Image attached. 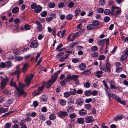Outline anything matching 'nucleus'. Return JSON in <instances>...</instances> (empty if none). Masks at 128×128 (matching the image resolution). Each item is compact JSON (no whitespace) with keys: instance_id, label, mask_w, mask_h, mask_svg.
Listing matches in <instances>:
<instances>
[{"instance_id":"1","label":"nucleus","mask_w":128,"mask_h":128,"mask_svg":"<svg viewBox=\"0 0 128 128\" xmlns=\"http://www.w3.org/2000/svg\"><path fill=\"white\" fill-rule=\"evenodd\" d=\"M61 72L60 70L57 71L54 73L51 77V79H50L48 82L46 86V88H50L54 82L57 79L58 74Z\"/></svg>"},{"instance_id":"2","label":"nucleus","mask_w":128,"mask_h":128,"mask_svg":"<svg viewBox=\"0 0 128 128\" xmlns=\"http://www.w3.org/2000/svg\"><path fill=\"white\" fill-rule=\"evenodd\" d=\"M10 85L11 86H14L16 88L19 96H20L23 95L24 96V98L26 97L27 95V93L24 90H20V88H19L15 82H11L10 83Z\"/></svg>"},{"instance_id":"3","label":"nucleus","mask_w":128,"mask_h":128,"mask_svg":"<svg viewBox=\"0 0 128 128\" xmlns=\"http://www.w3.org/2000/svg\"><path fill=\"white\" fill-rule=\"evenodd\" d=\"M20 67L19 66H17L14 68L15 70L14 72L11 74L12 75H17V78L19 79L20 76V74L21 72V70L20 69Z\"/></svg>"},{"instance_id":"4","label":"nucleus","mask_w":128,"mask_h":128,"mask_svg":"<svg viewBox=\"0 0 128 128\" xmlns=\"http://www.w3.org/2000/svg\"><path fill=\"white\" fill-rule=\"evenodd\" d=\"M34 74H31L30 76L27 75L25 82L26 86H28L32 80V79L34 76Z\"/></svg>"},{"instance_id":"5","label":"nucleus","mask_w":128,"mask_h":128,"mask_svg":"<svg viewBox=\"0 0 128 128\" xmlns=\"http://www.w3.org/2000/svg\"><path fill=\"white\" fill-rule=\"evenodd\" d=\"M32 8L34 9V11L36 13L40 12L42 10V7L40 5L36 6L35 4H32L31 5Z\"/></svg>"},{"instance_id":"6","label":"nucleus","mask_w":128,"mask_h":128,"mask_svg":"<svg viewBox=\"0 0 128 128\" xmlns=\"http://www.w3.org/2000/svg\"><path fill=\"white\" fill-rule=\"evenodd\" d=\"M0 78L2 81L0 87L3 90L6 84L8 82V80L4 78L3 77H1Z\"/></svg>"},{"instance_id":"7","label":"nucleus","mask_w":128,"mask_h":128,"mask_svg":"<svg viewBox=\"0 0 128 128\" xmlns=\"http://www.w3.org/2000/svg\"><path fill=\"white\" fill-rule=\"evenodd\" d=\"M44 86L42 85L38 88L37 90H35L32 93V95L33 96H36L40 93V92L44 88Z\"/></svg>"},{"instance_id":"8","label":"nucleus","mask_w":128,"mask_h":128,"mask_svg":"<svg viewBox=\"0 0 128 128\" xmlns=\"http://www.w3.org/2000/svg\"><path fill=\"white\" fill-rule=\"evenodd\" d=\"M58 115L59 117L63 118L68 116V114L66 112L60 111L58 112Z\"/></svg>"},{"instance_id":"9","label":"nucleus","mask_w":128,"mask_h":128,"mask_svg":"<svg viewBox=\"0 0 128 128\" xmlns=\"http://www.w3.org/2000/svg\"><path fill=\"white\" fill-rule=\"evenodd\" d=\"M106 92L107 95L109 99H110V97H111L112 98H114L115 99L117 100L119 97L117 96L115 94L112 93H109L108 91L107 90H106Z\"/></svg>"},{"instance_id":"10","label":"nucleus","mask_w":128,"mask_h":128,"mask_svg":"<svg viewBox=\"0 0 128 128\" xmlns=\"http://www.w3.org/2000/svg\"><path fill=\"white\" fill-rule=\"evenodd\" d=\"M116 10H117L116 12V14H118L120 13L121 10L120 8L117 6H115L114 5L112 6L111 11L113 12H114Z\"/></svg>"},{"instance_id":"11","label":"nucleus","mask_w":128,"mask_h":128,"mask_svg":"<svg viewBox=\"0 0 128 128\" xmlns=\"http://www.w3.org/2000/svg\"><path fill=\"white\" fill-rule=\"evenodd\" d=\"M94 118L91 116H87L85 118L84 120L87 123H90L94 121Z\"/></svg>"},{"instance_id":"12","label":"nucleus","mask_w":128,"mask_h":128,"mask_svg":"<svg viewBox=\"0 0 128 128\" xmlns=\"http://www.w3.org/2000/svg\"><path fill=\"white\" fill-rule=\"evenodd\" d=\"M38 46V43L36 40H33L31 43L30 47L32 48H36Z\"/></svg>"},{"instance_id":"13","label":"nucleus","mask_w":128,"mask_h":128,"mask_svg":"<svg viewBox=\"0 0 128 128\" xmlns=\"http://www.w3.org/2000/svg\"><path fill=\"white\" fill-rule=\"evenodd\" d=\"M87 112L84 109L80 110L79 112V114L81 116H85L87 114Z\"/></svg>"},{"instance_id":"14","label":"nucleus","mask_w":128,"mask_h":128,"mask_svg":"<svg viewBox=\"0 0 128 128\" xmlns=\"http://www.w3.org/2000/svg\"><path fill=\"white\" fill-rule=\"evenodd\" d=\"M105 71L110 72L111 70V66L110 63L108 62L106 64Z\"/></svg>"},{"instance_id":"15","label":"nucleus","mask_w":128,"mask_h":128,"mask_svg":"<svg viewBox=\"0 0 128 128\" xmlns=\"http://www.w3.org/2000/svg\"><path fill=\"white\" fill-rule=\"evenodd\" d=\"M76 122L79 124H83L84 122V119L83 118H80L77 119Z\"/></svg>"},{"instance_id":"16","label":"nucleus","mask_w":128,"mask_h":128,"mask_svg":"<svg viewBox=\"0 0 128 128\" xmlns=\"http://www.w3.org/2000/svg\"><path fill=\"white\" fill-rule=\"evenodd\" d=\"M29 64L28 63H25L24 65L22 70V72L24 73H25L28 68Z\"/></svg>"},{"instance_id":"17","label":"nucleus","mask_w":128,"mask_h":128,"mask_svg":"<svg viewBox=\"0 0 128 128\" xmlns=\"http://www.w3.org/2000/svg\"><path fill=\"white\" fill-rule=\"evenodd\" d=\"M83 103V100L80 98H78L76 100V103L79 106H81L82 104Z\"/></svg>"},{"instance_id":"18","label":"nucleus","mask_w":128,"mask_h":128,"mask_svg":"<svg viewBox=\"0 0 128 128\" xmlns=\"http://www.w3.org/2000/svg\"><path fill=\"white\" fill-rule=\"evenodd\" d=\"M6 107L5 108H0V111L1 113H4L6 112L8 110V106H5Z\"/></svg>"},{"instance_id":"19","label":"nucleus","mask_w":128,"mask_h":128,"mask_svg":"<svg viewBox=\"0 0 128 128\" xmlns=\"http://www.w3.org/2000/svg\"><path fill=\"white\" fill-rule=\"evenodd\" d=\"M84 30H81V31H79L74 34L76 37H78L80 36V34H83L84 33Z\"/></svg>"},{"instance_id":"20","label":"nucleus","mask_w":128,"mask_h":128,"mask_svg":"<svg viewBox=\"0 0 128 128\" xmlns=\"http://www.w3.org/2000/svg\"><path fill=\"white\" fill-rule=\"evenodd\" d=\"M74 108L73 107L71 106H68L67 108V111L69 112H72L74 110Z\"/></svg>"},{"instance_id":"21","label":"nucleus","mask_w":128,"mask_h":128,"mask_svg":"<svg viewBox=\"0 0 128 128\" xmlns=\"http://www.w3.org/2000/svg\"><path fill=\"white\" fill-rule=\"evenodd\" d=\"M86 65L85 64L83 63H82L79 65V68L80 70H84L86 68Z\"/></svg>"},{"instance_id":"22","label":"nucleus","mask_w":128,"mask_h":128,"mask_svg":"<svg viewBox=\"0 0 128 128\" xmlns=\"http://www.w3.org/2000/svg\"><path fill=\"white\" fill-rule=\"evenodd\" d=\"M56 117V115L54 114H50L49 116L50 119L52 120L55 119Z\"/></svg>"},{"instance_id":"23","label":"nucleus","mask_w":128,"mask_h":128,"mask_svg":"<svg viewBox=\"0 0 128 128\" xmlns=\"http://www.w3.org/2000/svg\"><path fill=\"white\" fill-rule=\"evenodd\" d=\"M124 117V116L122 115H118L116 116L114 118V120H120L122 119Z\"/></svg>"},{"instance_id":"24","label":"nucleus","mask_w":128,"mask_h":128,"mask_svg":"<svg viewBox=\"0 0 128 128\" xmlns=\"http://www.w3.org/2000/svg\"><path fill=\"white\" fill-rule=\"evenodd\" d=\"M102 72L101 71H97L95 73V75L98 78L101 77V74L102 73Z\"/></svg>"},{"instance_id":"25","label":"nucleus","mask_w":128,"mask_h":128,"mask_svg":"<svg viewBox=\"0 0 128 128\" xmlns=\"http://www.w3.org/2000/svg\"><path fill=\"white\" fill-rule=\"evenodd\" d=\"M72 75H68V76L65 78L64 80L66 82H68L70 80L72 79Z\"/></svg>"},{"instance_id":"26","label":"nucleus","mask_w":128,"mask_h":128,"mask_svg":"<svg viewBox=\"0 0 128 128\" xmlns=\"http://www.w3.org/2000/svg\"><path fill=\"white\" fill-rule=\"evenodd\" d=\"M48 99V96H46L43 95L41 96V100L43 102H46Z\"/></svg>"},{"instance_id":"27","label":"nucleus","mask_w":128,"mask_h":128,"mask_svg":"<svg viewBox=\"0 0 128 128\" xmlns=\"http://www.w3.org/2000/svg\"><path fill=\"white\" fill-rule=\"evenodd\" d=\"M24 29L26 30H30V29L31 26L29 24H26L24 26Z\"/></svg>"},{"instance_id":"28","label":"nucleus","mask_w":128,"mask_h":128,"mask_svg":"<svg viewBox=\"0 0 128 128\" xmlns=\"http://www.w3.org/2000/svg\"><path fill=\"white\" fill-rule=\"evenodd\" d=\"M94 28V27L92 24H89L88 25L86 26L87 30H90Z\"/></svg>"},{"instance_id":"29","label":"nucleus","mask_w":128,"mask_h":128,"mask_svg":"<svg viewBox=\"0 0 128 128\" xmlns=\"http://www.w3.org/2000/svg\"><path fill=\"white\" fill-rule=\"evenodd\" d=\"M80 12V8H78L76 9L75 10V16L76 17H77L78 16Z\"/></svg>"},{"instance_id":"30","label":"nucleus","mask_w":128,"mask_h":128,"mask_svg":"<svg viewBox=\"0 0 128 128\" xmlns=\"http://www.w3.org/2000/svg\"><path fill=\"white\" fill-rule=\"evenodd\" d=\"M84 107L86 110H90L92 106L90 104H84Z\"/></svg>"},{"instance_id":"31","label":"nucleus","mask_w":128,"mask_h":128,"mask_svg":"<svg viewBox=\"0 0 128 128\" xmlns=\"http://www.w3.org/2000/svg\"><path fill=\"white\" fill-rule=\"evenodd\" d=\"M82 24L81 23L79 24L77 26V30L78 31L80 30L81 31V30H84L82 29Z\"/></svg>"},{"instance_id":"32","label":"nucleus","mask_w":128,"mask_h":128,"mask_svg":"<svg viewBox=\"0 0 128 128\" xmlns=\"http://www.w3.org/2000/svg\"><path fill=\"white\" fill-rule=\"evenodd\" d=\"M85 95L87 96H89L91 94V92L90 90H86L84 92Z\"/></svg>"},{"instance_id":"33","label":"nucleus","mask_w":128,"mask_h":128,"mask_svg":"<svg viewBox=\"0 0 128 128\" xmlns=\"http://www.w3.org/2000/svg\"><path fill=\"white\" fill-rule=\"evenodd\" d=\"M111 11L109 9H106L104 12V14L106 15H108L111 14Z\"/></svg>"},{"instance_id":"34","label":"nucleus","mask_w":128,"mask_h":128,"mask_svg":"<svg viewBox=\"0 0 128 128\" xmlns=\"http://www.w3.org/2000/svg\"><path fill=\"white\" fill-rule=\"evenodd\" d=\"M70 95H75L76 94V90L75 89H70Z\"/></svg>"},{"instance_id":"35","label":"nucleus","mask_w":128,"mask_h":128,"mask_svg":"<svg viewBox=\"0 0 128 128\" xmlns=\"http://www.w3.org/2000/svg\"><path fill=\"white\" fill-rule=\"evenodd\" d=\"M19 10V8L18 7H16L13 8L12 10V12L14 13H17Z\"/></svg>"},{"instance_id":"36","label":"nucleus","mask_w":128,"mask_h":128,"mask_svg":"<svg viewBox=\"0 0 128 128\" xmlns=\"http://www.w3.org/2000/svg\"><path fill=\"white\" fill-rule=\"evenodd\" d=\"M78 77L79 76L78 75H72V79L74 81L77 80Z\"/></svg>"},{"instance_id":"37","label":"nucleus","mask_w":128,"mask_h":128,"mask_svg":"<svg viewBox=\"0 0 128 128\" xmlns=\"http://www.w3.org/2000/svg\"><path fill=\"white\" fill-rule=\"evenodd\" d=\"M70 95V93L68 92H66L64 93V96L66 98L69 97Z\"/></svg>"},{"instance_id":"38","label":"nucleus","mask_w":128,"mask_h":128,"mask_svg":"<svg viewBox=\"0 0 128 128\" xmlns=\"http://www.w3.org/2000/svg\"><path fill=\"white\" fill-rule=\"evenodd\" d=\"M6 67L10 68L12 66V62L10 61H6Z\"/></svg>"},{"instance_id":"39","label":"nucleus","mask_w":128,"mask_h":128,"mask_svg":"<svg viewBox=\"0 0 128 128\" xmlns=\"http://www.w3.org/2000/svg\"><path fill=\"white\" fill-rule=\"evenodd\" d=\"M76 115L75 113H72L69 114V117L71 119L75 118L76 117Z\"/></svg>"},{"instance_id":"40","label":"nucleus","mask_w":128,"mask_h":128,"mask_svg":"<svg viewBox=\"0 0 128 128\" xmlns=\"http://www.w3.org/2000/svg\"><path fill=\"white\" fill-rule=\"evenodd\" d=\"M18 85L20 86V88H20V89L21 90H22V89L24 88L25 86V85L23 83L21 82H19Z\"/></svg>"},{"instance_id":"41","label":"nucleus","mask_w":128,"mask_h":128,"mask_svg":"<svg viewBox=\"0 0 128 128\" xmlns=\"http://www.w3.org/2000/svg\"><path fill=\"white\" fill-rule=\"evenodd\" d=\"M55 6V4L54 2H50L48 4V7L51 8H54Z\"/></svg>"},{"instance_id":"42","label":"nucleus","mask_w":128,"mask_h":128,"mask_svg":"<svg viewBox=\"0 0 128 128\" xmlns=\"http://www.w3.org/2000/svg\"><path fill=\"white\" fill-rule=\"evenodd\" d=\"M127 58V56L126 54H124L121 57L120 60L121 61L125 60Z\"/></svg>"},{"instance_id":"43","label":"nucleus","mask_w":128,"mask_h":128,"mask_svg":"<svg viewBox=\"0 0 128 128\" xmlns=\"http://www.w3.org/2000/svg\"><path fill=\"white\" fill-rule=\"evenodd\" d=\"M117 100L121 104L123 105H126V102L124 100L122 101L120 99L119 97H118Z\"/></svg>"},{"instance_id":"44","label":"nucleus","mask_w":128,"mask_h":128,"mask_svg":"<svg viewBox=\"0 0 128 128\" xmlns=\"http://www.w3.org/2000/svg\"><path fill=\"white\" fill-rule=\"evenodd\" d=\"M47 12L46 11H44L42 12L40 14L41 16L42 17H45L47 15Z\"/></svg>"},{"instance_id":"45","label":"nucleus","mask_w":128,"mask_h":128,"mask_svg":"<svg viewBox=\"0 0 128 128\" xmlns=\"http://www.w3.org/2000/svg\"><path fill=\"white\" fill-rule=\"evenodd\" d=\"M60 103L61 105L62 106H64L66 104V102L64 100H60Z\"/></svg>"},{"instance_id":"46","label":"nucleus","mask_w":128,"mask_h":128,"mask_svg":"<svg viewBox=\"0 0 128 128\" xmlns=\"http://www.w3.org/2000/svg\"><path fill=\"white\" fill-rule=\"evenodd\" d=\"M79 61V60L78 58H73L72 59V62L74 63L78 62Z\"/></svg>"},{"instance_id":"47","label":"nucleus","mask_w":128,"mask_h":128,"mask_svg":"<svg viewBox=\"0 0 128 128\" xmlns=\"http://www.w3.org/2000/svg\"><path fill=\"white\" fill-rule=\"evenodd\" d=\"M73 16L71 14H69L67 15L66 16V18L69 20H71Z\"/></svg>"},{"instance_id":"48","label":"nucleus","mask_w":128,"mask_h":128,"mask_svg":"<svg viewBox=\"0 0 128 128\" xmlns=\"http://www.w3.org/2000/svg\"><path fill=\"white\" fill-rule=\"evenodd\" d=\"M99 24V22L98 20H96L92 22V24L93 25L94 27L98 26Z\"/></svg>"},{"instance_id":"49","label":"nucleus","mask_w":128,"mask_h":128,"mask_svg":"<svg viewBox=\"0 0 128 128\" xmlns=\"http://www.w3.org/2000/svg\"><path fill=\"white\" fill-rule=\"evenodd\" d=\"M98 49V47L96 46H93L91 48V50L93 52L96 51Z\"/></svg>"},{"instance_id":"50","label":"nucleus","mask_w":128,"mask_h":128,"mask_svg":"<svg viewBox=\"0 0 128 128\" xmlns=\"http://www.w3.org/2000/svg\"><path fill=\"white\" fill-rule=\"evenodd\" d=\"M99 66L101 70H105L106 68L105 67V66L104 64H103L102 65V66H101V63H100V65H99Z\"/></svg>"},{"instance_id":"51","label":"nucleus","mask_w":128,"mask_h":128,"mask_svg":"<svg viewBox=\"0 0 128 128\" xmlns=\"http://www.w3.org/2000/svg\"><path fill=\"white\" fill-rule=\"evenodd\" d=\"M11 127V124L10 123H6L4 127V128H10Z\"/></svg>"},{"instance_id":"52","label":"nucleus","mask_w":128,"mask_h":128,"mask_svg":"<svg viewBox=\"0 0 128 128\" xmlns=\"http://www.w3.org/2000/svg\"><path fill=\"white\" fill-rule=\"evenodd\" d=\"M6 66V64L3 62H1L0 67L1 68H4Z\"/></svg>"},{"instance_id":"53","label":"nucleus","mask_w":128,"mask_h":128,"mask_svg":"<svg viewBox=\"0 0 128 128\" xmlns=\"http://www.w3.org/2000/svg\"><path fill=\"white\" fill-rule=\"evenodd\" d=\"M92 57L96 58L98 56V54L97 52H94L92 53Z\"/></svg>"},{"instance_id":"54","label":"nucleus","mask_w":128,"mask_h":128,"mask_svg":"<svg viewBox=\"0 0 128 128\" xmlns=\"http://www.w3.org/2000/svg\"><path fill=\"white\" fill-rule=\"evenodd\" d=\"M90 83L88 82H86L84 84V86L85 87L88 88L90 86Z\"/></svg>"},{"instance_id":"55","label":"nucleus","mask_w":128,"mask_h":128,"mask_svg":"<svg viewBox=\"0 0 128 128\" xmlns=\"http://www.w3.org/2000/svg\"><path fill=\"white\" fill-rule=\"evenodd\" d=\"M104 19L105 22H108L110 20V18L109 16H106L104 18Z\"/></svg>"},{"instance_id":"56","label":"nucleus","mask_w":128,"mask_h":128,"mask_svg":"<svg viewBox=\"0 0 128 128\" xmlns=\"http://www.w3.org/2000/svg\"><path fill=\"white\" fill-rule=\"evenodd\" d=\"M15 59L17 61H20L23 59V58L21 56H16L15 58Z\"/></svg>"},{"instance_id":"57","label":"nucleus","mask_w":128,"mask_h":128,"mask_svg":"<svg viewBox=\"0 0 128 128\" xmlns=\"http://www.w3.org/2000/svg\"><path fill=\"white\" fill-rule=\"evenodd\" d=\"M105 0H100V1L99 4L100 5L103 6L105 4Z\"/></svg>"},{"instance_id":"58","label":"nucleus","mask_w":128,"mask_h":128,"mask_svg":"<svg viewBox=\"0 0 128 128\" xmlns=\"http://www.w3.org/2000/svg\"><path fill=\"white\" fill-rule=\"evenodd\" d=\"M64 54V53L63 52H59L58 53V54L57 55L56 58H58L60 57L61 56L63 55Z\"/></svg>"},{"instance_id":"59","label":"nucleus","mask_w":128,"mask_h":128,"mask_svg":"<svg viewBox=\"0 0 128 128\" xmlns=\"http://www.w3.org/2000/svg\"><path fill=\"white\" fill-rule=\"evenodd\" d=\"M102 82L105 87L107 90H108L109 89V88L106 82L104 80L102 81Z\"/></svg>"},{"instance_id":"60","label":"nucleus","mask_w":128,"mask_h":128,"mask_svg":"<svg viewBox=\"0 0 128 128\" xmlns=\"http://www.w3.org/2000/svg\"><path fill=\"white\" fill-rule=\"evenodd\" d=\"M74 3L73 2L69 3L68 4V6L69 8H72L74 6Z\"/></svg>"},{"instance_id":"61","label":"nucleus","mask_w":128,"mask_h":128,"mask_svg":"<svg viewBox=\"0 0 128 128\" xmlns=\"http://www.w3.org/2000/svg\"><path fill=\"white\" fill-rule=\"evenodd\" d=\"M66 30H62L61 36V38L63 37L65 35V33H66Z\"/></svg>"},{"instance_id":"62","label":"nucleus","mask_w":128,"mask_h":128,"mask_svg":"<svg viewBox=\"0 0 128 128\" xmlns=\"http://www.w3.org/2000/svg\"><path fill=\"white\" fill-rule=\"evenodd\" d=\"M105 58V56L104 55H101L98 57L99 60H104Z\"/></svg>"},{"instance_id":"63","label":"nucleus","mask_w":128,"mask_h":128,"mask_svg":"<svg viewBox=\"0 0 128 128\" xmlns=\"http://www.w3.org/2000/svg\"><path fill=\"white\" fill-rule=\"evenodd\" d=\"M46 123L48 126H50L52 124V122L50 120H47L46 122Z\"/></svg>"},{"instance_id":"64","label":"nucleus","mask_w":128,"mask_h":128,"mask_svg":"<svg viewBox=\"0 0 128 128\" xmlns=\"http://www.w3.org/2000/svg\"><path fill=\"white\" fill-rule=\"evenodd\" d=\"M64 6V4L62 2L60 3L58 5V7L60 8H62Z\"/></svg>"}]
</instances>
